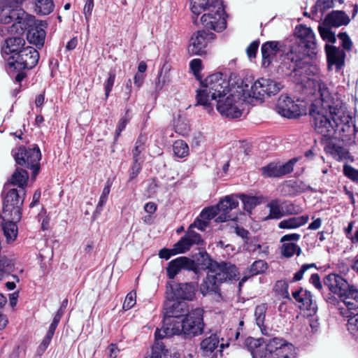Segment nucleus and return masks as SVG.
Returning a JSON list of instances; mask_svg holds the SVG:
<instances>
[{
	"mask_svg": "<svg viewBox=\"0 0 358 358\" xmlns=\"http://www.w3.org/2000/svg\"><path fill=\"white\" fill-rule=\"evenodd\" d=\"M196 292L194 282L180 283L174 290V296L178 299L192 300Z\"/></svg>",
	"mask_w": 358,
	"mask_h": 358,
	"instance_id": "c756f323",
	"label": "nucleus"
},
{
	"mask_svg": "<svg viewBox=\"0 0 358 358\" xmlns=\"http://www.w3.org/2000/svg\"><path fill=\"white\" fill-rule=\"evenodd\" d=\"M329 69L334 67L336 72L340 71L345 65V53L343 50L333 45H325Z\"/></svg>",
	"mask_w": 358,
	"mask_h": 358,
	"instance_id": "5701e85b",
	"label": "nucleus"
},
{
	"mask_svg": "<svg viewBox=\"0 0 358 358\" xmlns=\"http://www.w3.org/2000/svg\"><path fill=\"white\" fill-rule=\"evenodd\" d=\"M129 109L126 110L125 115L122 117L117 125L115 131L114 141L113 144H115L117 141L118 138L120 136L122 131L126 128L127 124L129 122L131 117L129 115Z\"/></svg>",
	"mask_w": 358,
	"mask_h": 358,
	"instance_id": "a19ab883",
	"label": "nucleus"
},
{
	"mask_svg": "<svg viewBox=\"0 0 358 358\" xmlns=\"http://www.w3.org/2000/svg\"><path fill=\"white\" fill-rule=\"evenodd\" d=\"M217 211L216 210L215 206H211L203 209L199 215V217L201 219L205 220L208 222L209 220L213 219L215 217H217Z\"/></svg>",
	"mask_w": 358,
	"mask_h": 358,
	"instance_id": "603ef678",
	"label": "nucleus"
},
{
	"mask_svg": "<svg viewBox=\"0 0 358 358\" xmlns=\"http://www.w3.org/2000/svg\"><path fill=\"white\" fill-rule=\"evenodd\" d=\"M301 212L299 207L296 206L292 203H289L285 206L284 213L285 215H297Z\"/></svg>",
	"mask_w": 358,
	"mask_h": 358,
	"instance_id": "0e129e2a",
	"label": "nucleus"
},
{
	"mask_svg": "<svg viewBox=\"0 0 358 358\" xmlns=\"http://www.w3.org/2000/svg\"><path fill=\"white\" fill-rule=\"evenodd\" d=\"M189 67L194 74H196L201 71L202 65L200 59H194L189 63Z\"/></svg>",
	"mask_w": 358,
	"mask_h": 358,
	"instance_id": "69168bd1",
	"label": "nucleus"
},
{
	"mask_svg": "<svg viewBox=\"0 0 358 358\" xmlns=\"http://www.w3.org/2000/svg\"><path fill=\"white\" fill-rule=\"evenodd\" d=\"M301 252L300 247L294 243H284L282 246V255L285 257H291L294 254L299 256Z\"/></svg>",
	"mask_w": 358,
	"mask_h": 358,
	"instance_id": "79ce46f5",
	"label": "nucleus"
},
{
	"mask_svg": "<svg viewBox=\"0 0 358 358\" xmlns=\"http://www.w3.org/2000/svg\"><path fill=\"white\" fill-rule=\"evenodd\" d=\"M201 87L196 91V104L202 106L208 113L213 110V103L229 93V83L223 74L214 73L201 83Z\"/></svg>",
	"mask_w": 358,
	"mask_h": 358,
	"instance_id": "7ed1b4c3",
	"label": "nucleus"
},
{
	"mask_svg": "<svg viewBox=\"0 0 358 358\" xmlns=\"http://www.w3.org/2000/svg\"><path fill=\"white\" fill-rule=\"evenodd\" d=\"M308 191L315 192L313 188L301 180H289L285 182L282 187L284 195L295 196Z\"/></svg>",
	"mask_w": 358,
	"mask_h": 358,
	"instance_id": "c85d7f7f",
	"label": "nucleus"
},
{
	"mask_svg": "<svg viewBox=\"0 0 358 358\" xmlns=\"http://www.w3.org/2000/svg\"><path fill=\"white\" fill-rule=\"evenodd\" d=\"M164 327H172L175 324L173 318H180L189 313L187 310V305L184 301H176L171 300L167 301L164 305Z\"/></svg>",
	"mask_w": 358,
	"mask_h": 358,
	"instance_id": "a211bd4d",
	"label": "nucleus"
},
{
	"mask_svg": "<svg viewBox=\"0 0 358 358\" xmlns=\"http://www.w3.org/2000/svg\"><path fill=\"white\" fill-rule=\"evenodd\" d=\"M173 150L175 155L180 158L185 157L189 154V147L182 140H178L173 143Z\"/></svg>",
	"mask_w": 358,
	"mask_h": 358,
	"instance_id": "37998d69",
	"label": "nucleus"
},
{
	"mask_svg": "<svg viewBox=\"0 0 358 358\" xmlns=\"http://www.w3.org/2000/svg\"><path fill=\"white\" fill-rule=\"evenodd\" d=\"M297 159L294 158L284 164L271 162L261 168L262 175L265 178H278L290 173Z\"/></svg>",
	"mask_w": 358,
	"mask_h": 358,
	"instance_id": "4be33fe9",
	"label": "nucleus"
},
{
	"mask_svg": "<svg viewBox=\"0 0 358 358\" xmlns=\"http://www.w3.org/2000/svg\"><path fill=\"white\" fill-rule=\"evenodd\" d=\"M3 220H7L2 226L4 236L8 242L14 241L17 235V226L16 223L19 221L12 219H3Z\"/></svg>",
	"mask_w": 358,
	"mask_h": 358,
	"instance_id": "72a5a7b5",
	"label": "nucleus"
},
{
	"mask_svg": "<svg viewBox=\"0 0 358 358\" xmlns=\"http://www.w3.org/2000/svg\"><path fill=\"white\" fill-rule=\"evenodd\" d=\"M245 244L246 250L250 252H255L262 249V245L258 243V240L255 237L247 238L245 241Z\"/></svg>",
	"mask_w": 358,
	"mask_h": 358,
	"instance_id": "6e6d98bb",
	"label": "nucleus"
},
{
	"mask_svg": "<svg viewBox=\"0 0 358 358\" xmlns=\"http://www.w3.org/2000/svg\"><path fill=\"white\" fill-rule=\"evenodd\" d=\"M311 268H316V265L314 263L303 264L301 268L294 273L292 282L299 281L303 278L304 273Z\"/></svg>",
	"mask_w": 358,
	"mask_h": 358,
	"instance_id": "4d7b16f0",
	"label": "nucleus"
},
{
	"mask_svg": "<svg viewBox=\"0 0 358 358\" xmlns=\"http://www.w3.org/2000/svg\"><path fill=\"white\" fill-rule=\"evenodd\" d=\"M53 8L52 0H36L35 10L38 14L48 15L53 10Z\"/></svg>",
	"mask_w": 358,
	"mask_h": 358,
	"instance_id": "4c0bfd02",
	"label": "nucleus"
},
{
	"mask_svg": "<svg viewBox=\"0 0 358 358\" xmlns=\"http://www.w3.org/2000/svg\"><path fill=\"white\" fill-rule=\"evenodd\" d=\"M282 87L280 82L262 78L253 83L248 95L255 99L263 100L266 96L276 94Z\"/></svg>",
	"mask_w": 358,
	"mask_h": 358,
	"instance_id": "4468645a",
	"label": "nucleus"
},
{
	"mask_svg": "<svg viewBox=\"0 0 358 358\" xmlns=\"http://www.w3.org/2000/svg\"><path fill=\"white\" fill-rule=\"evenodd\" d=\"M246 343L251 348L252 358H296L294 346L282 338L269 339L264 347L252 338H248Z\"/></svg>",
	"mask_w": 358,
	"mask_h": 358,
	"instance_id": "39448f33",
	"label": "nucleus"
},
{
	"mask_svg": "<svg viewBox=\"0 0 358 358\" xmlns=\"http://www.w3.org/2000/svg\"><path fill=\"white\" fill-rule=\"evenodd\" d=\"M136 304V293L134 292H129L125 299H124V301L123 303V308L124 310H129L131 309L132 307H134V306Z\"/></svg>",
	"mask_w": 358,
	"mask_h": 358,
	"instance_id": "bf43d9fd",
	"label": "nucleus"
},
{
	"mask_svg": "<svg viewBox=\"0 0 358 358\" xmlns=\"http://www.w3.org/2000/svg\"><path fill=\"white\" fill-rule=\"evenodd\" d=\"M267 310V305L266 303H262L257 306L255 310V316L257 324L261 328L264 326L266 312Z\"/></svg>",
	"mask_w": 358,
	"mask_h": 358,
	"instance_id": "49530a36",
	"label": "nucleus"
},
{
	"mask_svg": "<svg viewBox=\"0 0 358 358\" xmlns=\"http://www.w3.org/2000/svg\"><path fill=\"white\" fill-rule=\"evenodd\" d=\"M28 179L29 174L25 169L16 168L10 179L4 185L3 189H9L10 185H17V191L22 194H26V187L27 186Z\"/></svg>",
	"mask_w": 358,
	"mask_h": 358,
	"instance_id": "393cba45",
	"label": "nucleus"
},
{
	"mask_svg": "<svg viewBox=\"0 0 358 358\" xmlns=\"http://www.w3.org/2000/svg\"><path fill=\"white\" fill-rule=\"evenodd\" d=\"M275 107L279 114L289 119L297 118L303 113L300 105L295 103L291 97L285 94L278 98Z\"/></svg>",
	"mask_w": 358,
	"mask_h": 358,
	"instance_id": "6ab92c4d",
	"label": "nucleus"
},
{
	"mask_svg": "<svg viewBox=\"0 0 358 358\" xmlns=\"http://www.w3.org/2000/svg\"><path fill=\"white\" fill-rule=\"evenodd\" d=\"M295 43L283 57V62L279 66L282 74L290 75L306 67L303 59L308 57L313 58L318 52V46L314 31L310 27L303 24L295 28Z\"/></svg>",
	"mask_w": 358,
	"mask_h": 358,
	"instance_id": "f257e3e1",
	"label": "nucleus"
},
{
	"mask_svg": "<svg viewBox=\"0 0 358 358\" xmlns=\"http://www.w3.org/2000/svg\"><path fill=\"white\" fill-rule=\"evenodd\" d=\"M221 3L217 0H190V9L196 16L192 17L193 22L198 23L197 17L202 13H206L213 8V6L220 5Z\"/></svg>",
	"mask_w": 358,
	"mask_h": 358,
	"instance_id": "bb28decb",
	"label": "nucleus"
},
{
	"mask_svg": "<svg viewBox=\"0 0 358 358\" xmlns=\"http://www.w3.org/2000/svg\"><path fill=\"white\" fill-rule=\"evenodd\" d=\"M178 254H183V250L180 249V247L177 246V243L173 245V248H163L159 252V256L162 259H165L168 260L171 258V256L178 255Z\"/></svg>",
	"mask_w": 358,
	"mask_h": 358,
	"instance_id": "de8ad7c7",
	"label": "nucleus"
},
{
	"mask_svg": "<svg viewBox=\"0 0 358 358\" xmlns=\"http://www.w3.org/2000/svg\"><path fill=\"white\" fill-rule=\"evenodd\" d=\"M239 273L237 267L229 262H222L210 265L206 277L199 287L202 295L220 294V286L230 280H238Z\"/></svg>",
	"mask_w": 358,
	"mask_h": 358,
	"instance_id": "20e7f679",
	"label": "nucleus"
},
{
	"mask_svg": "<svg viewBox=\"0 0 358 358\" xmlns=\"http://www.w3.org/2000/svg\"><path fill=\"white\" fill-rule=\"evenodd\" d=\"M217 111L223 116L230 118H238L242 115L240 108L241 103V92L238 94L230 93L228 96L215 100Z\"/></svg>",
	"mask_w": 358,
	"mask_h": 358,
	"instance_id": "ddd939ff",
	"label": "nucleus"
},
{
	"mask_svg": "<svg viewBox=\"0 0 358 358\" xmlns=\"http://www.w3.org/2000/svg\"><path fill=\"white\" fill-rule=\"evenodd\" d=\"M337 37L341 41V45L347 51L352 49V42L346 32H340Z\"/></svg>",
	"mask_w": 358,
	"mask_h": 358,
	"instance_id": "5fc2aeb1",
	"label": "nucleus"
},
{
	"mask_svg": "<svg viewBox=\"0 0 358 358\" xmlns=\"http://www.w3.org/2000/svg\"><path fill=\"white\" fill-rule=\"evenodd\" d=\"M93 8L94 0H87L83 8V13L87 22H88L91 17Z\"/></svg>",
	"mask_w": 358,
	"mask_h": 358,
	"instance_id": "680f3d73",
	"label": "nucleus"
},
{
	"mask_svg": "<svg viewBox=\"0 0 358 358\" xmlns=\"http://www.w3.org/2000/svg\"><path fill=\"white\" fill-rule=\"evenodd\" d=\"M313 85L317 90L320 97L310 106L309 110L310 122L317 134L324 137L330 138L335 133L334 122L330 116V110H332L331 103H334V96L329 92L327 84L321 80H315Z\"/></svg>",
	"mask_w": 358,
	"mask_h": 358,
	"instance_id": "f03ea898",
	"label": "nucleus"
},
{
	"mask_svg": "<svg viewBox=\"0 0 358 358\" xmlns=\"http://www.w3.org/2000/svg\"><path fill=\"white\" fill-rule=\"evenodd\" d=\"M208 222L205 220L200 219L199 217L196 218L192 224L189 225V229H193L194 228H197L201 231H204L208 226Z\"/></svg>",
	"mask_w": 358,
	"mask_h": 358,
	"instance_id": "e2e57ef3",
	"label": "nucleus"
},
{
	"mask_svg": "<svg viewBox=\"0 0 358 358\" xmlns=\"http://www.w3.org/2000/svg\"><path fill=\"white\" fill-rule=\"evenodd\" d=\"M143 160L140 161H133V164L129 170V178L130 180H133L135 178L142 169V163Z\"/></svg>",
	"mask_w": 358,
	"mask_h": 358,
	"instance_id": "13d9d810",
	"label": "nucleus"
},
{
	"mask_svg": "<svg viewBox=\"0 0 358 358\" xmlns=\"http://www.w3.org/2000/svg\"><path fill=\"white\" fill-rule=\"evenodd\" d=\"M237 196L242 201L244 210L249 213L260 203L259 198L257 196H247L243 194Z\"/></svg>",
	"mask_w": 358,
	"mask_h": 358,
	"instance_id": "58836bf2",
	"label": "nucleus"
},
{
	"mask_svg": "<svg viewBox=\"0 0 358 358\" xmlns=\"http://www.w3.org/2000/svg\"><path fill=\"white\" fill-rule=\"evenodd\" d=\"M259 41H252L247 48L246 52L248 57L252 59V58L256 57V54L259 48Z\"/></svg>",
	"mask_w": 358,
	"mask_h": 358,
	"instance_id": "052dcab7",
	"label": "nucleus"
},
{
	"mask_svg": "<svg viewBox=\"0 0 358 358\" xmlns=\"http://www.w3.org/2000/svg\"><path fill=\"white\" fill-rule=\"evenodd\" d=\"M350 20L343 10H332L328 13L323 20V25L327 27H339L348 25Z\"/></svg>",
	"mask_w": 358,
	"mask_h": 358,
	"instance_id": "cd10ccee",
	"label": "nucleus"
},
{
	"mask_svg": "<svg viewBox=\"0 0 358 358\" xmlns=\"http://www.w3.org/2000/svg\"><path fill=\"white\" fill-rule=\"evenodd\" d=\"M329 27H327L324 25H319L318 31L321 38L324 41L334 44L336 41V37L335 34L330 29Z\"/></svg>",
	"mask_w": 358,
	"mask_h": 358,
	"instance_id": "c03bdc74",
	"label": "nucleus"
},
{
	"mask_svg": "<svg viewBox=\"0 0 358 358\" xmlns=\"http://www.w3.org/2000/svg\"><path fill=\"white\" fill-rule=\"evenodd\" d=\"M203 310L201 308H196L189 312L186 316L182 320L181 325L176 326L174 324L173 327L178 328L180 334H183L185 336L193 337L199 334H201L203 329ZM171 329V327H170ZM173 335H176L174 334Z\"/></svg>",
	"mask_w": 358,
	"mask_h": 358,
	"instance_id": "9b49d317",
	"label": "nucleus"
},
{
	"mask_svg": "<svg viewBox=\"0 0 358 358\" xmlns=\"http://www.w3.org/2000/svg\"><path fill=\"white\" fill-rule=\"evenodd\" d=\"M210 9L202 15L200 22L206 29L220 32L227 27L224 9L222 4L213 6Z\"/></svg>",
	"mask_w": 358,
	"mask_h": 358,
	"instance_id": "2eb2a0df",
	"label": "nucleus"
},
{
	"mask_svg": "<svg viewBox=\"0 0 358 358\" xmlns=\"http://www.w3.org/2000/svg\"><path fill=\"white\" fill-rule=\"evenodd\" d=\"M275 291L278 292L283 298L290 299L288 292L289 284L283 280H278L275 285Z\"/></svg>",
	"mask_w": 358,
	"mask_h": 358,
	"instance_id": "09e8293b",
	"label": "nucleus"
},
{
	"mask_svg": "<svg viewBox=\"0 0 358 358\" xmlns=\"http://www.w3.org/2000/svg\"><path fill=\"white\" fill-rule=\"evenodd\" d=\"M115 71L114 70H110L108 73V78L104 83L106 99L109 96L110 92L112 91L115 83Z\"/></svg>",
	"mask_w": 358,
	"mask_h": 358,
	"instance_id": "3c124183",
	"label": "nucleus"
},
{
	"mask_svg": "<svg viewBox=\"0 0 358 358\" xmlns=\"http://www.w3.org/2000/svg\"><path fill=\"white\" fill-rule=\"evenodd\" d=\"M267 268V264L264 260L255 261L250 266V273L252 275L264 272Z\"/></svg>",
	"mask_w": 358,
	"mask_h": 358,
	"instance_id": "8fccbe9b",
	"label": "nucleus"
},
{
	"mask_svg": "<svg viewBox=\"0 0 358 358\" xmlns=\"http://www.w3.org/2000/svg\"><path fill=\"white\" fill-rule=\"evenodd\" d=\"M38 59V52L33 47L27 46L22 48L17 56H9L7 58L6 69L8 73L13 76L16 71L34 68L37 64Z\"/></svg>",
	"mask_w": 358,
	"mask_h": 358,
	"instance_id": "6e6552de",
	"label": "nucleus"
},
{
	"mask_svg": "<svg viewBox=\"0 0 358 358\" xmlns=\"http://www.w3.org/2000/svg\"><path fill=\"white\" fill-rule=\"evenodd\" d=\"M203 239L201 235L192 229H187L185 234L177 242V246L183 250V253L189 250L194 245H201Z\"/></svg>",
	"mask_w": 358,
	"mask_h": 358,
	"instance_id": "a878e982",
	"label": "nucleus"
},
{
	"mask_svg": "<svg viewBox=\"0 0 358 358\" xmlns=\"http://www.w3.org/2000/svg\"><path fill=\"white\" fill-rule=\"evenodd\" d=\"M334 6V0H317L312 8V13H320L323 15L327 10L333 8Z\"/></svg>",
	"mask_w": 358,
	"mask_h": 358,
	"instance_id": "ea45409f",
	"label": "nucleus"
},
{
	"mask_svg": "<svg viewBox=\"0 0 358 358\" xmlns=\"http://www.w3.org/2000/svg\"><path fill=\"white\" fill-rule=\"evenodd\" d=\"M215 34L199 30L195 32L190 38L187 51L189 55H203L206 53L208 44L215 38Z\"/></svg>",
	"mask_w": 358,
	"mask_h": 358,
	"instance_id": "dca6fc26",
	"label": "nucleus"
},
{
	"mask_svg": "<svg viewBox=\"0 0 358 358\" xmlns=\"http://www.w3.org/2000/svg\"><path fill=\"white\" fill-rule=\"evenodd\" d=\"M219 338L216 334H211L201 342V349L205 356H209L217 347Z\"/></svg>",
	"mask_w": 358,
	"mask_h": 358,
	"instance_id": "473e14b6",
	"label": "nucleus"
},
{
	"mask_svg": "<svg viewBox=\"0 0 358 358\" xmlns=\"http://www.w3.org/2000/svg\"><path fill=\"white\" fill-rule=\"evenodd\" d=\"M323 282L331 293L343 299V303L349 310L358 308V289L342 275L330 273L324 278Z\"/></svg>",
	"mask_w": 358,
	"mask_h": 358,
	"instance_id": "423d86ee",
	"label": "nucleus"
},
{
	"mask_svg": "<svg viewBox=\"0 0 358 358\" xmlns=\"http://www.w3.org/2000/svg\"><path fill=\"white\" fill-rule=\"evenodd\" d=\"M26 194H22L15 188L3 189L2 218L20 221L22 215V206Z\"/></svg>",
	"mask_w": 358,
	"mask_h": 358,
	"instance_id": "0eeeda50",
	"label": "nucleus"
},
{
	"mask_svg": "<svg viewBox=\"0 0 358 358\" xmlns=\"http://www.w3.org/2000/svg\"><path fill=\"white\" fill-rule=\"evenodd\" d=\"M310 282L317 289L320 290L322 288V285L320 281V275L317 273H313L310 278Z\"/></svg>",
	"mask_w": 358,
	"mask_h": 358,
	"instance_id": "338daca9",
	"label": "nucleus"
},
{
	"mask_svg": "<svg viewBox=\"0 0 358 358\" xmlns=\"http://www.w3.org/2000/svg\"><path fill=\"white\" fill-rule=\"evenodd\" d=\"M308 215H302L299 217H293L286 220H283L278 224V227L280 229H296L300 227L305 224H306L308 221Z\"/></svg>",
	"mask_w": 358,
	"mask_h": 358,
	"instance_id": "2f4dec72",
	"label": "nucleus"
},
{
	"mask_svg": "<svg viewBox=\"0 0 358 358\" xmlns=\"http://www.w3.org/2000/svg\"><path fill=\"white\" fill-rule=\"evenodd\" d=\"M178 332L179 329L174 327L171 329L170 327L157 329L155 333V342L152 347L151 354L145 358H178V355L176 353L172 354L166 348L164 343L161 341Z\"/></svg>",
	"mask_w": 358,
	"mask_h": 358,
	"instance_id": "f8f14e48",
	"label": "nucleus"
},
{
	"mask_svg": "<svg viewBox=\"0 0 358 358\" xmlns=\"http://www.w3.org/2000/svg\"><path fill=\"white\" fill-rule=\"evenodd\" d=\"M262 56V66L264 68L268 67L273 62H278L277 57H280V62H283V57L285 54H283V50H281L280 43L278 41H267L264 43L261 48ZM278 71H282L278 69Z\"/></svg>",
	"mask_w": 358,
	"mask_h": 358,
	"instance_id": "f3484780",
	"label": "nucleus"
},
{
	"mask_svg": "<svg viewBox=\"0 0 358 358\" xmlns=\"http://www.w3.org/2000/svg\"><path fill=\"white\" fill-rule=\"evenodd\" d=\"M16 35V36L6 39L1 48L2 56L6 62L9 56H17L20 51L25 48V41L24 38L22 37L21 35Z\"/></svg>",
	"mask_w": 358,
	"mask_h": 358,
	"instance_id": "b1692460",
	"label": "nucleus"
},
{
	"mask_svg": "<svg viewBox=\"0 0 358 358\" xmlns=\"http://www.w3.org/2000/svg\"><path fill=\"white\" fill-rule=\"evenodd\" d=\"M326 150L327 152L330 153L338 161L347 159L348 155V152L345 148L335 143H329L327 145Z\"/></svg>",
	"mask_w": 358,
	"mask_h": 358,
	"instance_id": "f704fd0d",
	"label": "nucleus"
},
{
	"mask_svg": "<svg viewBox=\"0 0 358 358\" xmlns=\"http://www.w3.org/2000/svg\"><path fill=\"white\" fill-rule=\"evenodd\" d=\"M237 198L236 195L232 194L226 196L224 199L220 201L217 205L215 206L218 214L215 219L216 222H224L234 219L230 212L238 206Z\"/></svg>",
	"mask_w": 358,
	"mask_h": 358,
	"instance_id": "412c9836",
	"label": "nucleus"
},
{
	"mask_svg": "<svg viewBox=\"0 0 358 358\" xmlns=\"http://www.w3.org/2000/svg\"><path fill=\"white\" fill-rule=\"evenodd\" d=\"M343 173L351 180L358 183V169L353 168L350 165L345 164L343 166Z\"/></svg>",
	"mask_w": 358,
	"mask_h": 358,
	"instance_id": "864d4df0",
	"label": "nucleus"
},
{
	"mask_svg": "<svg viewBox=\"0 0 358 358\" xmlns=\"http://www.w3.org/2000/svg\"><path fill=\"white\" fill-rule=\"evenodd\" d=\"M235 232L238 236L241 237L244 241L247 240V238H250V237H248L249 231L243 227H236L235 228Z\"/></svg>",
	"mask_w": 358,
	"mask_h": 358,
	"instance_id": "774afa93",
	"label": "nucleus"
},
{
	"mask_svg": "<svg viewBox=\"0 0 358 358\" xmlns=\"http://www.w3.org/2000/svg\"><path fill=\"white\" fill-rule=\"evenodd\" d=\"M333 96L334 103H331L332 110H330V116L334 122L335 133L338 132L339 134H354L356 131V128L352 117L343 110L341 101L336 96Z\"/></svg>",
	"mask_w": 358,
	"mask_h": 358,
	"instance_id": "9d476101",
	"label": "nucleus"
},
{
	"mask_svg": "<svg viewBox=\"0 0 358 358\" xmlns=\"http://www.w3.org/2000/svg\"><path fill=\"white\" fill-rule=\"evenodd\" d=\"M112 182L110 180H107L105 186L102 190L101 194L99 198V201L96 205L94 213L100 214L103 210V208L107 202L108 196L110 192Z\"/></svg>",
	"mask_w": 358,
	"mask_h": 358,
	"instance_id": "e433bc0d",
	"label": "nucleus"
},
{
	"mask_svg": "<svg viewBox=\"0 0 358 358\" xmlns=\"http://www.w3.org/2000/svg\"><path fill=\"white\" fill-rule=\"evenodd\" d=\"M299 303H301V308L306 310H313L315 308V304L313 303V296L310 292L306 289H303Z\"/></svg>",
	"mask_w": 358,
	"mask_h": 358,
	"instance_id": "a18cd8bd",
	"label": "nucleus"
},
{
	"mask_svg": "<svg viewBox=\"0 0 358 358\" xmlns=\"http://www.w3.org/2000/svg\"><path fill=\"white\" fill-rule=\"evenodd\" d=\"M169 279H173L182 270L192 271L199 273V266L194 261L187 257H179L169 262L166 268Z\"/></svg>",
	"mask_w": 358,
	"mask_h": 358,
	"instance_id": "aec40b11",
	"label": "nucleus"
},
{
	"mask_svg": "<svg viewBox=\"0 0 358 358\" xmlns=\"http://www.w3.org/2000/svg\"><path fill=\"white\" fill-rule=\"evenodd\" d=\"M12 155L17 165L25 166L32 171V178H35L40 170L41 152L37 145L33 148H26L23 145L13 149Z\"/></svg>",
	"mask_w": 358,
	"mask_h": 358,
	"instance_id": "1a4fd4ad",
	"label": "nucleus"
},
{
	"mask_svg": "<svg viewBox=\"0 0 358 358\" xmlns=\"http://www.w3.org/2000/svg\"><path fill=\"white\" fill-rule=\"evenodd\" d=\"M15 270L13 260L7 257H0V280L8 276Z\"/></svg>",
	"mask_w": 358,
	"mask_h": 358,
	"instance_id": "c9c22d12",
	"label": "nucleus"
},
{
	"mask_svg": "<svg viewBox=\"0 0 358 358\" xmlns=\"http://www.w3.org/2000/svg\"><path fill=\"white\" fill-rule=\"evenodd\" d=\"M266 207L269 209V213L264 220H279L285 215L282 203L278 199H272L267 203Z\"/></svg>",
	"mask_w": 358,
	"mask_h": 358,
	"instance_id": "7c9ffc66",
	"label": "nucleus"
}]
</instances>
